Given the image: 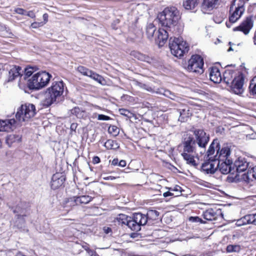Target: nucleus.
Here are the masks:
<instances>
[{"instance_id": "obj_14", "label": "nucleus", "mask_w": 256, "mask_h": 256, "mask_svg": "<svg viewBox=\"0 0 256 256\" xmlns=\"http://www.w3.org/2000/svg\"><path fill=\"white\" fill-rule=\"evenodd\" d=\"M252 16H248L238 26L234 28V31L240 30L248 34L253 26Z\"/></svg>"}, {"instance_id": "obj_39", "label": "nucleus", "mask_w": 256, "mask_h": 256, "mask_svg": "<svg viewBox=\"0 0 256 256\" xmlns=\"http://www.w3.org/2000/svg\"><path fill=\"white\" fill-rule=\"evenodd\" d=\"M78 71L84 76L90 77L92 72V70L88 69L84 66H79L77 68Z\"/></svg>"}, {"instance_id": "obj_32", "label": "nucleus", "mask_w": 256, "mask_h": 256, "mask_svg": "<svg viewBox=\"0 0 256 256\" xmlns=\"http://www.w3.org/2000/svg\"><path fill=\"white\" fill-rule=\"evenodd\" d=\"M250 214H246L242 218L238 220L236 224L238 226H240L247 224H250Z\"/></svg>"}, {"instance_id": "obj_59", "label": "nucleus", "mask_w": 256, "mask_h": 256, "mask_svg": "<svg viewBox=\"0 0 256 256\" xmlns=\"http://www.w3.org/2000/svg\"><path fill=\"white\" fill-rule=\"evenodd\" d=\"M103 230L106 234H108L112 232V229L108 227H104Z\"/></svg>"}, {"instance_id": "obj_52", "label": "nucleus", "mask_w": 256, "mask_h": 256, "mask_svg": "<svg viewBox=\"0 0 256 256\" xmlns=\"http://www.w3.org/2000/svg\"><path fill=\"white\" fill-rule=\"evenodd\" d=\"M14 11L16 13L21 15H26V11L22 8H16Z\"/></svg>"}, {"instance_id": "obj_43", "label": "nucleus", "mask_w": 256, "mask_h": 256, "mask_svg": "<svg viewBox=\"0 0 256 256\" xmlns=\"http://www.w3.org/2000/svg\"><path fill=\"white\" fill-rule=\"evenodd\" d=\"M240 247L239 245H228L226 247V251L228 252H239Z\"/></svg>"}, {"instance_id": "obj_25", "label": "nucleus", "mask_w": 256, "mask_h": 256, "mask_svg": "<svg viewBox=\"0 0 256 256\" xmlns=\"http://www.w3.org/2000/svg\"><path fill=\"white\" fill-rule=\"evenodd\" d=\"M235 76H236V72L234 70H226L224 73L223 78H222L223 79L224 82L228 86L232 82Z\"/></svg>"}, {"instance_id": "obj_9", "label": "nucleus", "mask_w": 256, "mask_h": 256, "mask_svg": "<svg viewBox=\"0 0 256 256\" xmlns=\"http://www.w3.org/2000/svg\"><path fill=\"white\" fill-rule=\"evenodd\" d=\"M204 60L199 55H193L188 61L187 70L190 72L197 74H202Z\"/></svg>"}, {"instance_id": "obj_45", "label": "nucleus", "mask_w": 256, "mask_h": 256, "mask_svg": "<svg viewBox=\"0 0 256 256\" xmlns=\"http://www.w3.org/2000/svg\"><path fill=\"white\" fill-rule=\"evenodd\" d=\"M169 190L171 192H174L175 194L174 196H178L181 194L182 192V188L178 186H176L174 188H169Z\"/></svg>"}, {"instance_id": "obj_22", "label": "nucleus", "mask_w": 256, "mask_h": 256, "mask_svg": "<svg viewBox=\"0 0 256 256\" xmlns=\"http://www.w3.org/2000/svg\"><path fill=\"white\" fill-rule=\"evenodd\" d=\"M210 78L214 83H220L222 80V77L219 69L214 66L211 68L210 72Z\"/></svg>"}, {"instance_id": "obj_51", "label": "nucleus", "mask_w": 256, "mask_h": 256, "mask_svg": "<svg viewBox=\"0 0 256 256\" xmlns=\"http://www.w3.org/2000/svg\"><path fill=\"white\" fill-rule=\"evenodd\" d=\"M111 118L107 116L104 114H98V120H110Z\"/></svg>"}, {"instance_id": "obj_21", "label": "nucleus", "mask_w": 256, "mask_h": 256, "mask_svg": "<svg viewBox=\"0 0 256 256\" xmlns=\"http://www.w3.org/2000/svg\"><path fill=\"white\" fill-rule=\"evenodd\" d=\"M220 146L218 148V150H217L216 154H218V160H223L224 159L230 160L228 158L230 154V149L228 146H226L222 147L221 150H220Z\"/></svg>"}, {"instance_id": "obj_11", "label": "nucleus", "mask_w": 256, "mask_h": 256, "mask_svg": "<svg viewBox=\"0 0 256 256\" xmlns=\"http://www.w3.org/2000/svg\"><path fill=\"white\" fill-rule=\"evenodd\" d=\"M244 82V76L242 73H238L237 76H235L233 81L228 85L230 87L232 91L236 94H240L243 92V84Z\"/></svg>"}, {"instance_id": "obj_46", "label": "nucleus", "mask_w": 256, "mask_h": 256, "mask_svg": "<svg viewBox=\"0 0 256 256\" xmlns=\"http://www.w3.org/2000/svg\"><path fill=\"white\" fill-rule=\"evenodd\" d=\"M108 132L114 136H116L119 134L118 128L114 126H110L108 129Z\"/></svg>"}, {"instance_id": "obj_18", "label": "nucleus", "mask_w": 256, "mask_h": 256, "mask_svg": "<svg viewBox=\"0 0 256 256\" xmlns=\"http://www.w3.org/2000/svg\"><path fill=\"white\" fill-rule=\"evenodd\" d=\"M144 217V222L142 221V224H140V227L141 228V226H144L146 224L147 222L150 220H156L158 218L159 216V212L156 210H150L148 211L146 214H142V213H138Z\"/></svg>"}, {"instance_id": "obj_58", "label": "nucleus", "mask_w": 256, "mask_h": 256, "mask_svg": "<svg viewBox=\"0 0 256 256\" xmlns=\"http://www.w3.org/2000/svg\"><path fill=\"white\" fill-rule=\"evenodd\" d=\"M100 162V158L98 156H94L92 160V162L94 164H98Z\"/></svg>"}, {"instance_id": "obj_4", "label": "nucleus", "mask_w": 256, "mask_h": 256, "mask_svg": "<svg viewBox=\"0 0 256 256\" xmlns=\"http://www.w3.org/2000/svg\"><path fill=\"white\" fill-rule=\"evenodd\" d=\"M52 76L46 72H38L28 80V86L31 90H39L46 86Z\"/></svg>"}, {"instance_id": "obj_35", "label": "nucleus", "mask_w": 256, "mask_h": 256, "mask_svg": "<svg viewBox=\"0 0 256 256\" xmlns=\"http://www.w3.org/2000/svg\"><path fill=\"white\" fill-rule=\"evenodd\" d=\"M22 137L19 135L10 134L6 140V143L10 146L14 142H20L21 141Z\"/></svg>"}, {"instance_id": "obj_6", "label": "nucleus", "mask_w": 256, "mask_h": 256, "mask_svg": "<svg viewBox=\"0 0 256 256\" xmlns=\"http://www.w3.org/2000/svg\"><path fill=\"white\" fill-rule=\"evenodd\" d=\"M171 53L176 57H180L188 51V44L182 38H172L169 40Z\"/></svg>"}, {"instance_id": "obj_41", "label": "nucleus", "mask_w": 256, "mask_h": 256, "mask_svg": "<svg viewBox=\"0 0 256 256\" xmlns=\"http://www.w3.org/2000/svg\"><path fill=\"white\" fill-rule=\"evenodd\" d=\"M249 90L250 94H256V76L250 80Z\"/></svg>"}, {"instance_id": "obj_63", "label": "nucleus", "mask_w": 256, "mask_h": 256, "mask_svg": "<svg viewBox=\"0 0 256 256\" xmlns=\"http://www.w3.org/2000/svg\"><path fill=\"white\" fill-rule=\"evenodd\" d=\"M43 19L44 20V22L43 23L44 24L48 22V14H43Z\"/></svg>"}, {"instance_id": "obj_55", "label": "nucleus", "mask_w": 256, "mask_h": 256, "mask_svg": "<svg viewBox=\"0 0 256 256\" xmlns=\"http://www.w3.org/2000/svg\"><path fill=\"white\" fill-rule=\"evenodd\" d=\"M174 194L171 191L170 192V190L168 192H164L163 194V196L164 197H167L168 196H174Z\"/></svg>"}, {"instance_id": "obj_49", "label": "nucleus", "mask_w": 256, "mask_h": 256, "mask_svg": "<svg viewBox=\"0 0 256 256\" xmlns=\"http://www.w3.org/2000/svg\"><path fill=\"white\" fill-rule=\"evenodd\" d=\"M190 221L193 222L205 223V222L198 216H191L189 218Z\"/></svg>"}, {"instance_id": "obj_19", "label": "nucleus", "mask_w": 256, "mask_h": 256, "mask_svg": "<svg viewBox=\"0 0 256 256\" xmlns=\"http://www.w3.org/2000/svg\"><path fill=\"white\" fill-rule=\"evenodd\" d=\"M169 29L160 28L158 31V36L157 37V42L160 46H162L166 42L168 38Z\"/></svg>"}, {"instance_id": "obj_13", "label": "nucleus", "mask_w": 256, "mask_h": 256, "mask_svg": "<svg viewBox=\"0 0 256 256\" xmlns=\"http://www.w3.org/2000/svg\"><path fill=\"white\" fill-rule=\"evenodd\" d=\"M249 163L244 158H240L236 160L233 166L235 170V172H236L235 178L238 180H240V174L246 170L248 167Z\"/></svg>"}, {"instance_id": "obj_16", "label": "nucleus", "mask_w": 256, "mask_h": 256, "mask_svg": "<svg viewBox=\"0 0 256 256\" xmlns=\"http://www.w3.org/2000/svg\"><path fill=\"white\" fill-rule=\"evenodd\" d=\"M16 120L14 118L0 120V132H10L15 128Z\"/></svg>"}, {"instance_id": "obj_50", "label": "nucleus", "mask_w": 256, "mask_h": 256, "mask_svg": "<svg viewBox=\"0 0 256 256\" xmlns=\"http://www.w3.org/2000/svg\"><path fill=\"white\" fill-rule=\"evenodd\" d=\"M136 54H135V56L136 58L138 60H142V61H144V60H146V55L144 54H142L141 53H140V52H135Z\"/></svg>"}, {"instance_id": "obj_5", "label": "nucleus", "mask_w": 256, "mask_h": 256, "mask_svg": "<svg viewBox=\"0 0 256 256\" xmlns=\"http://www.w3.org/2000/svg\"><path fill=\"white\" fill-rule=\"evenodd\" d=\"M119 222L126 224L132 230L138 232L140 230V224L144 222V217L139 214H134L132 217L128 216L124 214H120L117 218Z\"/></svg>"}, {"instance_id": "obj_29", "label": "nucleus", "mask_w": 256, "mask_h": 256, "mask_svg": "<svg viewBox=\"0 0 256 256\" xmlns=\"http://www.w3.org/2000/svg\"><path fill=\"white\" fill-rule=\"evenodd\" d=\"M198 0H184L183 6L186 10H192L198 6Z\"/></svg>"}, {"instance_id": "obj_12", "label": "nucleus", "mask_w": 256, "mask_h": 256, "mask_svg": "<svg viewBox=\"0 0 256 256\" xmlns=\"http://www.w3.org/2000/svg\"><path fill=\"white\" fill-rule=\"evenodd\" d=\"M220 146V143L218 139H214L210 144L208 150L204 156V160H218V154L216 153L218 148Z\"/></svg>"}, {"instance_id": "obj_7", "label": "nucleus", "mask_w": 256, "mask_h": 256, "mask_svg": "<svg viewBox=\"0 0 256 256\" xmlns=\"http://www.w3.org/2000/svg\"><path fill=\"white\" fill-rule=\"evenodd\" d=\"M36 114L35 106L32 104L26 103L22 104L18 109L16 117L20 122L28 121L33 118Z\"/></svg>"}, {"instance_id": "obj_48", "label": "nucleus", "mask_w": 256, "mask_h": 256, "mask_svg": "<svg viewBox=\"0 0 256 256\" xmlns=\"http://www.w3.org/2000/svg\"><path fill=\"white\" fill-rule=\"evenodd\" d=\"M13 212L16 216L18 214H26V210L24 208H22L20 206L18 205L13 210Z\"/></svg>"}, {"instance_id": "obj_60", "label": "nucleus", "mask_w": 256, "mask_h": 256, "mask_svg": "<svg viewBox=\"0 0 256 256\" xmlns=\"http://www.w3.org/2000/svg\"><path fill=\"white\" fill-rule=\"evenodd\" d=\"M26 16L30 17V18H34L35 16L34 14L32 11H29L26 12Z\"/></svg>"}, {"instance_id": "obj_38", "label": "nucleus", "mask_w": 256, "mask_h": 256, "mask_svg": "<svg viewBox=\"0 0 256 256\" xmlns=\"http://www.w3.org/2000/svg\"><path fill=\"white\" fill-rule=\"evenodd\" d=\"M71 113L78 118H80L84 116V111L82 110L78 107H75L71 110Z\"/></svg>"}, {"instance_id": "obj_57", "label": "nucleus", "mask_w": 256, "mask_h": 256, "mask_svg": "<svg viewBox=\"0 0 256 256\" xmlns=\"http://www.w3.org/2000/svg\"><path fill=\"white\" fill-rule=\"evenodd\" d=\"M145 59H146V60H144V62H147L148 63H149V64H152L154 61L153 58L149 57L148 56H146V58Z\"/></svg>"}, {"instance_id": "obj_33", "label": "nucleus", "mask_w": 256, "mask_h": 256, "mask_svg": "<svg viewBox=\"0 0 256 256\" xmlns=\"http://www.w3.org/2000/svg\"><path fill=\"white\" fill-rule=\"evenodd\" d=\"M90 78H92L102 85H105L106 83L105 80L102 76L96 74L94 71H92V74L90 75Z\"/></svg>"}, {"instance_id": "obj_24", "label": "nucleus", "mask_w": 256, "mask_h": 256, "mask_svg": "<svg viewBox=\"0 0 256 256\" xmlns=\"http://www.w3.org/2000/svg\"><path fill=\"white\" fill-rule=\"evenodd\" d=\"M22 72V68L20 66H13L9 71L8 82H12L16 78L22 76L21 72Z\"/></svg>"}, {"instance_id": "obj_26", "label": "nucleus", "mask_w": 256, "mask_h": 256, "mask_svg": "<svg viewBox=\"0 0 256 256\" xmlns=\"http://www.w3.org/2000/svg\"><path fill=\"white\" fill-rule=\"evenodd\" d=\"M218 214L212 208H209L204 212V218L208 220H214L217 218Z\"/></svg>"}, {"instance_id": "obj_20", "label": "nucleus", "mask_w": 256, "mask_h": 256, "mask_svg": "<svg viewBox=\"0 0 256 256\" xmlns=\"http://www.w3.org/2000/svg\"><path fill=\"white\" fill-rule=\"evenodd\" d=\"M254 178L256 180V166L249 169L247 173H244L241 176L240 180L247 183L250 182Z\"/></svg>"}, {"instance_id": "obj_28", "label": "nucleus", "mask_w": 256, "mask_h": 256, "mask_svg": "<svg viewBox=\"0 0 256 256\" xmlns=\"http://www.w3.org/2000/svg\"><path fill=\"white\" fill-rule=\"evenodd\" d=\"M0 36L5 38H12L14 34L8 28L0 24Z\"/></svg>"}, {"instance_id": "obj_37", "label": "nucleus", "mask_w": 256, "mask_h": 256, "mask_svg": "<svg viewBox=\"0 0 256 256\" xmlns=\"http://www.w3.org/2000/svg\"><path fill=\"white\" fill-rule=\"evenodd\" d=\"M79 204H87L92 201V198L88 195L78 196Z\"/></svg>"}, {"instance_id": "obj_30", "label": "nucleus", "mask_w": 256, "mask_h": 256, "mask_svg": "<svg viewBox=\"0 0 256 256\" xmlns=\"http://www.w3.org/2000/svg\"><path fill=\"white\" fill-rule=\"evenodd\" d=\"M156 30V28L152 23L148 24L146 26V34L149 39H151Z\"/></svg>"}, {"instance_id": "obj_40", "label": "nucleus", "mask_w": 256, "mask_h": 256, "mask_svg": "<svg viewBox=\"0 0 256 256\" xmlns=\"http://www.w3.org/2000/svg\"><path fill=\"white\" fill-rule=\"evenodd\" d=\"M188 110H186L184 109L180 111V115L178 118L179 121H180L181 122H184L187 120L189 117V113L188 112Z\"/></svg>"}, {"instance_id": "obj_2", "label": "nucleus", "mask_w": 256, "mask_h": 256, "mask_svg": "<svg viewBox=\"0 0 256 256\" xmlns=\"http://www.w3.org/2000/svg\"><path fill=\"white\" fill-rule=\"evenodd\" d=\"M158 20L160 24L166 28L169 29V32L176 33L178 28L177 23L180 18L178 10L176 7H168L158 15Z\"/></svg>"}, {"instance_id": "obj_10", "label": "nucleus", "mask_w": 256, "mask_h": 256, "mask_svg": "<svg viewBox=\"0 0 256 256\" xmlns=\"http://www.w3.org/2000/svg\"><path fill=\"white\" fill-rule=\"evenodd\" d=\"M219 160L217 161L216 167L220 171L224 174H226L229 173L234 174L235 170L234 168L232 162L230 160Z\"/></svg>"}, {"instance_id": "obj_53", "label": "nucleus", "mask_w": 256, "mask_h": 256, "mask_svg": "<svg viewBox=\"0 0 256 256\" xmlns=\"http://www.w3.org/2000/svg\"><path fill=\"white\" fill-rule=\"evenodd\" d=\"M250 224H253L256 226V213L250 214Z\"/></svg>"}, {"instance_id": "obj_36", "label": "nucleus", "mask_w": 256, "mask_h": 256, "mask_svg": "<svg viewBox=\"0 0 256 256\" xmlns=\"http://www.w3.org/2000/svg\"><path fill=\"white\" fill-rule=\"evenodd\" d=\"M104 146L108 150H116L119 148L118 142L112 140H108Z\"/></svg>"}, {"instance_id": "obj_1", "label": "nucleus", "mask_w": 256, "mask_h": 256, "mask_svg": "<svg viewBox=\"0 0 256 256\" xmlns=\"http://www.w3.org/2000/svg\"><path fill=\"white\" fill-rule=\"evenodd\" d=\"M194 134L195 139L188 134L184 138L182 152L194 154L196 156L202 155L206 152V148L210 140L209 134L201 129L195 130Z\"/></svg>"}, {"instance_id": "obj_8", "label": "nucleus", "mask_w": 256, "mask_h": 256, "mask_svg": "<svg viewBox=\"0 0 256 256\" xmlns=\"http://www.w3.org/2000/svg\"><path fill=\"white\" fill-rule=\"evenodd\" d=\"M238 0H234L230 7L229 22H226V26L230 28L231 24L236 22L242 16L244 11L242 3H236Z\"/></svg>"}, {"instance_id": "obj_62", "label": "nucleus", "mask_w": 256, "mask_h": 256, "mask_svg": "<svg viewBox=\"0 0 256 256\" xmlns=\"http://www.w3.org/2000/svg\"><path fill=\"white\" fill-rule=\"evenodd\" d=\"M87 254L90 256H94V254H96V252L90 249V250H88V252H86Z\"/></svg>"}, {"instance_id": "obj_31", "label": "nucleus", "mask_w": 256, "mask_h": 256, "mask_svg": "<svg viewBox=\"0 0 256 256\" xmlns=\"http://www.w3.org/2000/svg\"><path fill=\"white\" fill-rule=\"evenodd\" d=\"M26 216V214H18L16 215V224L18 228H22L24 226L26 223L24 217Z\"/></svg>"}, {"instance_id": "obj_17", "label": "nucleus", "mask_w": 256, "mask_h": 256, "mask_svg": "<svg viewBox=\"0 0 256 256\" xmlns=\"http://www.w3.org/2000/svg\"><path fill=\"white\" fill-rule=\"evenodd\" d=\"M221 0H204L202 4V10L206 12L214 8H216L220 4Z\"/></svg>"}, {"instance_id": "obj_34", "label": "nucleus", "mask_w": 256, "mask_h": 256, "mask_svg": "<svg viewBox=\"0 0 256 256\" xmlns=\"http://www.w3.org/2000/svg\"><path fill=\"white\" fill-rule=\"evenodd\" d=\"M65 208L79 205L78 196H73L66 199L65 200Z\"/></svg>"}, {"instance_id": "obj_64", "label": "nucleus", "mask_w": 256, "mask_h": 256, "mask_svg": "<svg viewBox=\"0 0 256 256\" xmlns=\"http://www.w3.org/2000/svg\"><path fill=\"white\" fill-rule=\"evenodd\" d=\"M112 164L114 166H116L118 164V158H114L112 162Z\"/></svg>"}, {"instance_id": "obj_42", "label": "nucleus", "mask_w": 256, "mask_h": 256, "mask_svg": "<svg viewBox=\"0 0 256 256\" xmlns=\"http://www.w3.org/2000/svg\"><path fill=\"white\" fill-rule=\"evenodd\" d=\"M36 70V67L29 66V67L26 68L24 69V78L26 79V78H28V77L31 76Z\"/></svg>"}, {"instance_id": "obj_61", "label": "nucleus", "mask_w": 256, "mask_h": 256, "mask_svg": "<svg viewBox=\"0 0 256 256\" xmlns=\"http://www.w3.org/2000/svg\"><path fill=\"white\" fill-rule=\"evenodd\" d=\"M118 166L121 167H124L126 166V162L124 160H121L118 162Z\"/></svg>"}, {"instance_id": "obj_44", "label": "nucleus", "mask_w": 256, "mask_h": 256, "mask_svg": "<svg viewBox=\"0 0 256 256\" xmlns=\"http://www.w3.org/2000/svg\"><path fill=\"white\" fill-rule=\"evenodd\" d=\"M119 111L120 114L123 115L128 118H131L134 116L133 113L130 112L128 110L126 109L121 108L120 109Z\"/></svg>"}, {"instance_id": "obj_3", "label": "nucleus", "mask_w": 256, "mask_h": 256, "mask_svg": "<svg viewBox=\"0 0 256 256\" xmlns=\"http://www.w3.org/2000/svg\"><path fill=\"white\" fill-rule=\"evenodd\" d=\"M64 89V83L62 81L53 82L51 86L45 92L44 104L49 106L56 102V98L62 94Z\"/></svg>"}, {"instance_id": "obj_23", "label": "nucleus", "mask_w": 256, "mask_h": 256, "mask_svg": "<svg viewBox=\"0 0 256 256\" xmlns=\"http://www.w3.org/2000/svg\"><path fill=\"white\" fill-rule=\"evenodd\" d=\"M64 178L60 174H54L52 178L51 186L53 189H56L60 186L64 182Z\"/></svg>"}, {"instance_id": "obj_56", "label": "nucleus", "mask_w": 256, "mask_h": 256, "mask_svg": "<svg viewBox=\"0 0 256 256\" xmlns=\"http://www.w3.org/2000/svg\"><path fill=\"white\" fill-rule=\"evenodd\" d=\"M142 88L146 90H148V92L152 91V89L151 87H150L148 86L146 84H142Z\"/></svg>"}, {"instance_id": "obj_15", "label": "nucleus", "mask_w": 256, "mask_h": 256, "mask_svg": "<svg viewBox=\"0 0 256 256\" xmlns=\"http://www.w3.org/2000/svg\"><path fill=\"white\" fill-rule=\"evenodd\" d=\"M216 164V160H205L202 166V171L206 174H214L217 170Z\"/></svg>"}, {"instance_id": "obj_47", "label": "nucleus", "mask_w": 256, "mask_h": 256, "mask_svg": "<svg viewBox=\"0 0 256 256\" xmlns=\"http://www.w3.org/2000/svg\"><path fill=\"white\" fill-rule=\"evenodd\" d=\"M163 94L172 99V100H176V96L174 95V93H172V92H171L169 90H164V92H163Z\"/></svg>"}, {"instance_id": "obj_54", "label": "nucleus", "mask_w": 256, "mask_h": 256, "mask_svg": "<svg viewBox=\"0 0 256 256\" xmlns=\"http://www.w3.org/2000/svg\"><path fill=\"white\" fill-rule=\"evenodd\" d=\"M44 25L43 22H34L32 24L31 27L33 28H36Z\"/></svg>"}, {"instance_id": "obj_27", "label": "nucleus", "mask_w": 256, "mask_h": 256, "mask_svg": "<svg viewBox=\"0 0 256 256\" xmlns=\"http://www.w3.org/2000/svg\"><path fill=\"white\" fill-rule=\"evenodd\" d=\"M194 154L182 152V156L184 158V160L188 164H190L193 166H196L197 164L196 160L194 159Z\"/></svg>"}]
</instances>
